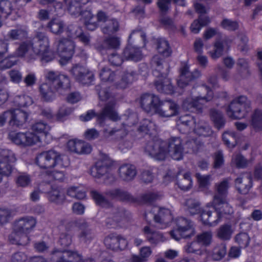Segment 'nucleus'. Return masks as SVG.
I'll return each instance as SVG.
<instances>
[{
  "label": "nucleus",
  "mask_w": 262,
  "mask_h": 262,
  "mask_svg": "<svg viewBox=\"0 0 262 262\" xmlns=\"http://www.w3.org/2000/svg\"><path fill=\"white\" fill-rule=\"evenodd\" d=\"M15 55L25 57L28 61L38 56L42 62H50L54 58L50 49L49 39L41 32H38L32 40L21 42L15 50Z\"/></svg>",
  "instance_id": "obj_1"
},
{
  "label": "nucleus",
  "mask_w": 262,
  "mask_h": 262,
  "mask_svg": "<svg viewBox=\"0 0 262 262\" xmlns=\"http://www.w3.org/2000/svg\"><path fill=\"white\" fill-rule=\"evenodd\" d=\"M145 150L158 160H164L169 156L173 160L179 161L183 158L184 153L182 140L178 137H172L167 142L155 138L148 142Z\"/></svg>",
  "instance_id": "obj_2"
},
{
  "label": "nucleus",
  "mask_w": 262,
  "mask_h": 262,
  "mask_svg": "<svg viewBox=\"0 0 262 262\" xmlns=\"http://www.w3.org/2000/svg\"><path fill=\"white\" fill-rule=\"evenodd\" d=\"M35 163L41 169L46 170L49 177L59 181L65 178L64 169L69 165L67 157L61 153L50 149L38 154Z\"/></svg>",
  "instance_id": "obj_3"
},
{
  "label": "nucleus",
  "mask_w": 262,
  "mask_h": 262,
  "mask_svg": "<svg viewBox=\"0 0 262 262\" xmlns=\"http://www.w3.org/2000/svg\"><path fill=\"white\" fill-rule=\"evenodd\" d=\"M141 107L146 112L157 114L162 118H169L177 115L179 111L178 104L171 101H161L152 94H144L140 98Z\"/></svg>",
  "instance_id": "obj_4"
},
{
  "label": "nucleus",
  "mask_w": 262,
  "mask_h": 262,
  "mask_svg": "<svg viewBox=\"0 0 262 262\" xmlns=\"http://www.w3.org/2000/svg\"><path fill=\"white\" fill-rule=\"evenodd\" d=\"M46 78L48 81L41 84L39 91L42 98L47 101L55 98V90L58 91L60 88L66 89L70 85L69 77L57 72L49 71L46 73Z\"/></svg>",
  "instance_id": "obj_5"
},
{
  "label": "nucleus",
  "mask_w": 262,
  "mask_h": 262,
  "mask_svg": "<svg viewBox=\"0 0 262 262\" xmlns=\"http://www.w3.org/2000/svg\"><path fill=\"white\" fill-rule=\"evenodd\" d=\"M99 97L101 101H106L107 103L101 112L97 115V121L102 125L105 118L113 121H117L120 119L116 108V100L114 97L105 88L101 90L99 93Z\"/></svg>",
  "instance_id": "obj_6"
},
{
  "label": "nucleus",
  "mask_w": 262,
  "mask_h": 262,
  "mask_svg": "<svg viewBox=\"0 0 262 262\" xmlns=\"http://www.w3.org/2000/svg\"><path fill=\"white\" fill-rule=\"evenodd\" d=\"M199 95L194 98H188L183 104V107L191 112L200 111L202 106L205 103L209 101L213 98V92L207 85L203 84L198 88Z\"/></svg>",
  "instance_id": "obj_7"
},
{
  "label": "nucleus",
  "mask_w": 262,
  "mask_h": 262,
  "mask_svg": "<svg viewBox=\"0 0 262 262\" xmlns=\"http://www.w3.org/2000/svg\"><path fill=\"white\" fill-rule=\"evenodd\" d=\"M162 61L163 59L160 58L158 55H155L152 59V63L156 67L154 74L159 78L156 81L155 85L159 92L171 94L173 92V88L170 79L166 77L168 73L167 69L165 71H162Z\"/></svg>",
  "instance_id": "obj_8"
},
{
  "label": "nucleus",
  "mask_w": 262,
  "mask_h": 262,
  "mask_svg": "<svg viewBox=\"0 0 262 262\" xmlns=\"http://www.w3.org/2000/svg\"><path fill=\"white\" fill-rule=\"evenodd\" d=\"M195 124L194 132L200 136H208L212 134V132L209 125L205 122L201 121L196 124L194 118L188 115L180 117L177 122L179 129L183 133L190 130L191 126Z\"/></svg>",
  "instance_id": "obj_9"
},
{
  "label": "nucleus",
  "mask_w": 262,
  "mask_h": 262,
  "mask_svg": "<svg viewBox=\"0 0 262 262\" xmlns=\"http://www.w3.org/2000/svg\"><path fill=\"white\" fill-rule=\"evenodd\" d=\"M229 187V184L228 179H225L215 185L216 193L214 195L212 203L219 212H221L223 206L226 207V213L232 212V207L228 202L226 198Z\"/></svg>",
  "instance_id": "obj_10"
},
{
  "label": "nucleus",
  "mask_w": 262,
  "mask_h": 262,
  "mask_svg": "<svg viewBox=\"0 0 262 262\" xmlns=\"http://www.w3.org/2000/svg\"><path fill=\"white\" fill-rule=\"evenodd\" d=\"M250 108V102L246 97L241 96L234 100L227 107V116L234 119H240L244 118Z\"/></svg>",
  "instance_id": "obj_11"
},
{
  "label": "nucleus",
  "mask_w": 262,
  "mask_h": 262,
  "mask_svg": "<svg viewBox=\"0 0 262 262\" xmlns=\"http://www.w3.org/2000/svg\"><path fill=\"white\" fill-rule=\"evenodd\" d=\"M112 162L107 156L100 159L90 170L91 175L96 179L102 178L106 183H109L114 180V177L108 173L109 167Z\"/></svg>",
  "instance_id": "obj_12"
},
{
  "label": "nucleus",
  "mask_w": 262,
  "mask_h": 262,
  "mask_svg": "<svg viewBox=\"0 0 262 262\" xmlns=\"http://www.w3.org/2000/svg\"><path fill=\"white\" fill-rule=\"evenodd\" d=\"M8 138L15 144L24 147L39 143V138L34 135V133L30 130L25 132H10Z\"/></svg>",
  "instance_id": "obj_13"
},
{
  "label": "nucleus",
  "mask_w": 262,
  "mask_h": 262,
  "mask_svg": "<svg viewBox=\"0 0 262 262\" xmlns=\"http://www.w3.org/2000/svg\"><path fill=\"white\" fill-rule=\"evenodd\" d=\"M194 234L193 224L189 221L184 217H179L176 221V227L170 232L172 238L176 241L181 238L191 237Z\"/></svg>",
  "instance_id": "obj_14"
},
{
  "label": "nucleus",
  "mask_w": 262,
  "mask_h": 262,
  "mask_svg": "<svg viewBox=\"0 0 262 262\" xmlns=\"http://www.w3.org/2000/svg\"><path fill=\"white\" fill-rule=\"evenodd\" d=\"M51 259L55 262H95L92 259L83 261L81 255L76 251L57 248L52 252Z\"/></svg>",
  "instance_id": "obj_15"
},
{
  "label": "nucleus",
  "mask_w": 262,
  "mask_h": 262,
  "mask_svg": "<svg viewBox=\"0 0 262 262\" xmlns=\"http://www.w3.org/2000/svg\"><path fill=\"white\" fill-rule=\"evenodd\" d=\"M14 154L7 149H0V182L4 176H9L12 170L11 163L15 161Z\"/></svg>",
  "instance_id": "obj_16"
},
{
  "label": "nucleus",
  "mask_w": 262,
  "mask_h": 262,
  "mask_svg": "<svg viewBox=\"0 0 262 262\" xmlns=\"http://www.w3.org/2000/svg\"><path fill=\"white\" fill-rule=\"evenodd\" d=\"M57 46V52L60 56V63L64 64L73 55L74 44L72 40L63 38L58 42Z\"/></svg>",
  "instance_id": "obj_17"
},
{
  "label": "nucleus",
  "mask_w": 262,
  "mask_h": 262,
  "mask_svg": "<svg viewBox=\"0 0 262 262\" xmlns=\"http://www.w3.org/2000/svg\"><path fill=\"white\" fill-rule=\"evenodd\" d=\"M68 225L70 229L75 228L80 231L78 236L81 241L87 242L91 240L94 236L89 224L84 220L80 219L71 221Z\"/></svg>",
  "instance_id": "obj_18"
},
{
  "label": "nucleus",
  "mask_w": 262,
  "mask_h": 262,
  "mask_svg": "<svg viewBox=\"0 0 262 262\" xmlns=\"http://www.w3.org/2000/svg\"><path fill=\"white\" fill-rule=\"evenodd\" d=\"M70 72L76 81L83 85L90 84L94 80V74L82 66H74Z\"/></svg>",
  "instance_id": "obj_19"
},
{
  "label": "nucleus",
  "mask_w": 262,
  "mask_h": 262,
  "mask_svg": "<svg viewBox=\"0 0 262 262\" xmlns=\"http://www.w3.org/2000/svg\"><path fill=\"white\" fill-rule=\"evenodd\" d=\"M10 113L8 123L12 127H20L27 122L28 114L20 108H11L9 110Z\"/></svg>",
  "instance_id": "obj_20"
},
{
  "label": "nucleus",
  "mask_w": 262,
  "mask_h": 262,
  "mask_svg": "<svg viewBox=\"0 0 262 262\" xmlns=\"http://www.w3.org/2000/svg\"><path fill=\"white\" fill-rule=\"evenodd\" d=\"M105 246L113 250H122L127 246L126 239L120 235L111 234L107 236L104 241Z\"/></svg>",
  "instance_id": "obj_21"
},
{
  "label": "nucleus",
  "mask_w": 262,
  "mask_h": 262,
  "mask_svg": "<svg viewBox=\"0 0 262 262\" xmlns=\"http://www.w3.org/2000/svg\"><path fill=\"white\" fill-rule=\"evenodd\" d=\"M201 73L198 70L190 72L188 65H182L180 70V76L177 81L178 85L179 87L183 88L188 84L189 81L199 77Z\"/></svg>",
  "instance_id": "obj_22"
},
{
  "label": "nucleus",
  "mask_w": 262,
  "mask_h": 262,
  "mask_svg": "<svg viewBox=\"0 0 262 262\" xmlns=\"http://www.w3.org/2000/svg\"><path fill=\"white\" fill-rule=\"evenodd\" d=\"M67 148L71 152L79 155L90 154L92 150L89 143L78 139L69 140L67 143Z\"/></svg>",
  "instance_id": "obj_23"
},
{
  "label": "nucleus",
  "mask_w": 262,
  "mask_h": 262,
  "mask_svg": "<svg viewBox=\"0 0 262 262\" xmlns=\"http://www.w3.org/2000/svg\"><path fill=\"white\" fill-rule=\"evenodd\" d=\"M36 224V220L33 217L27 216L16 221L14 226L16 231H19L28 235L33 230Z\"/></svg>",
  "instance_id": "obj_24"
},
{
  "label": "nucleus",
  "mask_w": 262,
  "mask_h": 262,
  "mask_svg": "<svg viewBox=\"0 0 262 262\" xmlns=\"http://www.w3.org/2000/svg\"><path fill=\"white\" fill-rule=\"evenodd\" d=\"M155 221L159 224V227L164 229L168 227L172 220L171 211L166 208H160L157 214L154 216Z\"/></svg>",
  "instance_id": "obj_25"
},
{
  "label": "nucleus",
  "mask_w": 262,
  "mask_h": 262,
  "mask_svg": "<svg viewBox=\"0 0 262 262\" xmlns=\"http://www.w3.org/2000/svg\"><path fill=\"white\" fill-rule=\"evenodd\" d=\"M237 191L242 194L247 193L252 187L251 175L248 173L241 174L235 181Z\"/></svg>",
  "instance_id": "obj_26"
},
{
  "label": "nucleus",
  "mask_w": 262,
  "mask_h": 262,
  "mask_svg": "<svg viewBox=\"0 0 262 262\" xmlns=\"http://www.w3.org/2000/svg\"><path fill=\"white\" fill-rule=\"evenodd\" d=\"M50 127L49 125L42 121L35 122L31 126V132L34 133V135L39 138V143L43 141L47 142L43 138L50 136L49 131Z\"/></svg>",
  "instance_id": "obj_27"
},
{
  "label": "nucleus",
  "mask_w": 262,
  "mask_h": 262,
  "mask_svg": "<svg viewBox=\"0 0 262 262\" xmlns=\"http://www.w3.org/2000/svg\"><path fill=\"white\" fill-rule=\"evenodd\" d=\"M212 206V203L208 204L202 210L200 215V220L205 225L209 226H215L219 222V219L216 215V213L212 215V211L210 210V207Z\"/></svg>",
  "instance_id": "obj_28"
},
{
  "label": "nucleus",
  "mask_w": 262,
  "mask_h": 262,
  "mask_svg": "<svg viewBox=\"0 0 262 262\" xmlns=\"http://www.w3.org/2000/svg\"><path fill=\"white\" fill-rule=\"evenodd\" d=\"M128 222V219L124 211L115 210L111 217L108 219L107 223L115 227H124Z\"/></svg>",
  "instance_id": "obj_29"
},
{
  "label": "nucleus",
  "mask_w": 262,
  "mask_h": 262,
  "mask_svg": "<svg viewBox=\"0 0 262 262\" xmlns=\"http://www.w3.org/2000/svg\"><path fill=\"white\" fill-rule=\"evenodd\" d=\"M144 235L147 239L151 243L156 244L164 241L163 236L159 232L155 231L151 226L146 225L143 228Z\"/></svg>",
  "instance_id": "obj_30"
},
{
  "label": "nucleus",
  "mask_w": 262,
  "mask_h": 262,
  "mask_svg": "<svg viewBox=\"0 0 262 262\" xmlns=\"http://www.w3.org/2000/svg\"><path fill=\"white\" fill-rule=\"evenodd\" d=\"M152 254V250L150 246H143L139 249V255H133L130 262H147Z\"/></svg>",
  "instance_id": "obj_31"
},
{
  "label": "nucleus",
  "mask_w": 262,
  "mask_h": 262,
  "mask_svg": "<svg viewBox=\"0 0 262 262\" xmlns=\"http://www.w3.org/2000/svg\"><path fill=\"white\" fill-rule=\"evenodd\" d=\"M9 241L13 244L25 246L29 243L30 238L28 235L24 234L19 231H16L13 226V230L9 236Z\"/></svg>",
  "instance_id": "obj_32"
},
{
  "label": "nucleus",
  "mask_w": 262,
  "mask_h": 262,
  "mask_svg": "<svg viewBox=\"0 0 262 262\" xmlns=\"http://www.w3.org/2000/svg\"><path fill=\"white\" fill-rule=\"evenodd\" d=\"M120 178L124 181H130L136 175V170L135 167L131 164H124L121 165L118 169Z\"/></svg>",
  "instance_id": "obj_33"
},
{
  "label": "nucleus",
  "mask_w": 262,
  "mask_h": 262,
  "mask_svg": "<svg viewBox=\"0 0 262 262\" xmlns=\"http://www.w3.org/2000/svg\"><path fill=\"white\" fill-rule=\"evenodd\" d=\"M123 56L126 60L135 61L140 60L142 58V55L140 50L129 45H128L124 50Z\"/></svg>",
  "instance_id": "obj_34"
},
{
  "label": "nucleus",
  "mask_w": 262,
  "mask_h": 262,
  "mask_svg": "<svg viewBox=\"0 0 262 262\" xmlns=\"http://www.w3.org/2000/svg\"><path fill=\"white\" fill-rule=\"evenodd\" d=\"M48 197L50 202L58 205L62 204L66 199L63 191L59 187L52 188L49 192Z\"/></svg>",
  "instance_id": "obj_35"
},
{
  "label": "nucleus",
  "mask_w": 262,
  "mask_h": 262,
  "mask_svg": "<svg viewBox=\"0 0 262 262\" xmlns=\"http://www.w3.org/2000/svg\"><path fill=\"white\" fill-rule=\"evenodd\" d=\"M89 0H64L66 4L69 5L68 10L73 15H79L81 10V4L84 5Z\"/></svg>",
  "instance_id": "obj_36"
},
{
  "label": "nucleus",
  "mask_w": 262,
  "mask_h": 262,
  "mask_svg": "<svg viewBox=\"0 0 262 262\" xmlns=\"http://www.w3.org/2000/svg\"><path fill=\"white\" fill-rule=\"evenodd\" d=\"M234 230V228L231 225L224 224L218 229L217 236L222 240H229L231 238Z\"/></svg>",
  "instance_id": "obj_37"
},
{
  "label": "nucleus",
  "mask_w": 262,
  "mask_h": 262,
  "mask_svg": "<svg viewBox=\"0 0 262 262\" xmlns=\"http://www.w3.org/2000/svg\"><path fill=\"white\" fill-rule=\"evenodd\" d=\"M184 249L187 253H195L200 255H204L205 258L207 255L206 249H202V246L197 241L187 244L185 246Z\"/></svg>",
  "instance_id": "obj_38"
},
{
  "label": "nucleus",
  "mask_w": 262,
  "mask_h": 262,
  "mask_svg": "<svg viewBox=\"0 0 262 262\" xmlns=\"http://www.w3.org/2000/svg\"><path fill=\"white\" fill-rule=\"evenodd\" d=\"M135 78V73L132 71H127L124 72L121 75V77L116 82V86L121 89L125 88L127 84L134 81Z\"/></svg>",
  "instance_id": "obj_39"
},
{
  "label": "nucleus",
  "mask_w": 262,
  "mask_h": 262,
  "mask_svg": "<svg viewBox=\"0 0 262 262\" xmlns=\"http://www.w3.org/2000/svg\"><path fill=\"white\" fill-rule=\"evenodd\" d=\"M158 126L151 119H144L140 123L139 130L145 134H152L156 132Z\"/></svg>",
  "instance_id": "obj_40"
},
{
  "label": "nucleus",
  "mask_w": 262,
  "mask_h": 262,
  "mask_svg": "<svg viewBox=\"0 0 262 262\" xmlns=\"http://www.w3.org/2000/svg\"><path fill=\"white\" fill-rule=\"evenodd\" d=\"M157 50L163 57H169L171 54V50L167 40L163 38L157 40Z\"/></svg>",
  "instance_id": "obj_41"
},
{
  "label": "nucleus",
  "mask_w": 262,
  "mask_h": 262,
  "mask_svg": "<svg viewBox=\"0 0 262 262\" xmlns=\"http://www.w3.org/2000/svg\"><path fill=\"white\" fill-rule=\"evenodd\" d=\"M81 17L84 23L88 30H94L98 26V23L95 21L96 18L93 16L90 11H85L81 14Z\"/></svg>",
  "instance_id": "obj_42"
},
{
  "label": "nucleus",
  "mask_w": 262,
  "mask_h": 262,
  "mask_svg": "<svg viewBox=\"0 0 262 262\" xmlns=\"http://www.w3.org/2000/svg\"><path fill=\"white\" fill-rule=\"evenodd\" d=\"M73 108L66 105L60 106L55 115V120L63 122L67 120L68 117L73 113Z\"/></svg>",
  "instance_id": "obj_43"
},
{
  "label": "nucleus",
  "mask_w": 262,
  "mask_h": 262,
  "mask_svg": "<svg viewBox=\"0 0 262 262\" xmlns=\"http://www.w3.org/2000/svg\"><path fill=\"white\" fill-rule=\"evenodd\" d=\"M14 103L16 106L24 107L31 105L33 103V100L30 96L23 94L15 97Z\"/></svg>",
  "instance_id": "obj_44"
},
{
  "label": "nucleus",
  "mask_w": 262,
  "mask_h": 262,
  "mask_svg": "<svg viewBox=\"0 0 262 262\" xmlns=\"http://www.w3.org/2000/svg\"><path fill=\"white\" fill-rule=\"evenodd\" d=\"M15 54V51L0 61V70L9 69L17 64V60L15 58L18 57Z\"/></svg>",
  "instance_id": "obj_45"
},
{
  "label": "nucleus",
  "mask_w": 262,
  "mask_h": 262,
  "mask_svg": "<svg viewBox=\"0 0 262 262\" xmlns=\"http://www.w3.org/2000/svg\"><path fill=\"white\" fill-rule=\"evenodd\" d=\"M64 27L63 21L59 18L53 19L48 26L50 31L56 34L61 33L63 30Z\"/></svg>",
  "instance_id": "obj_46"
},
{
  "label": "nucleus",
  "mask_w": 262,
  "mask_h": 262,
  "mask_svg": "<svg viewBox=\"0 0 262 262\" xmlns=\"http://www.w3.org/2000/svg\"><path fill=\"white\" fill-rule=\"evenodd\" d=\"M234 240L241 248H246L249 245L251 238L247 233L242 232L235 236Z\"/></svg>",
  "instance_id": "obj_47"
},
{
  "label": "nucleus",
  "mask_w": 262,
  "mask_h": 262,
  "mask_svg": "<svg viewBox=\"0 0 262 262\" xmlns=\"http://www.w3.org/2000/svg\"><path fill=\"white\" fill-rule=\"evenodd\" d=\"M127 130L122 128L121 129L113 128L111 129L105 128L103 130V136L105 138H109L116 135L118 138H122L127 134Z\"/></svg>",
  "instance_id": "obj_48"
},
{
  "label": "nucleus",
  "mask_w": 262,
  "mask_h": 262,
  "mask_svg": "<svg viewBox=\"0 0 262 262\" xmlns=\"http://www.w3.org/2000/svg\"><path fill=\"white\" fill-rule=\"evenodd\" d=\"M178 185L181 189L184 190H187L191 187L192 180L189 172L184 174L183 178L179 181Z\"/></svg>",
  "instance_id": "obj_49"
},
{
  "label": "nucleus",
  "mask_w": 262,
  "mask_h": 262,
  "mask_svg": "<svg viewBox=\"0 0 262 262\" xmlns=\"http://www.w3.org/2000/svg\"><path fill=\"white\" fill-rule=\"evenodd\" d=\"M251 124L255 129L262 128V111L257 110L253 114L251 117Z\"/></svg>",
  "instance_id": "obj_50"
},
{
  "label": "nucleus",
  "mask_w": 262,
  "mask_h": 262,
  "mask_svg": "<svg viewBox=\"0 0 262 262\" xmlns=\"http://www.w3.org/2000/svg\"><path fill=\"white\" fill-rule=\"evenodd\" d=\"M223 140L225 143L229 148H233L236 143V138L235 133L233 132H226L223 135Z\"/></svg>",
  "instance_id": "obj_51"
},
{
  "label": "nucleus",
  "mask_w": 262,
  "mask_h": 262,
  "mask_svg": "<svg viewBox=\"0 0 262 262\" xmlns=\"http://www.w3.org/2000/svg\"><path fill=\"white\" fill-rule=\"evenodd\" d=\"M212 234L210 231H206L198 234L196 237V241L201 245L208 246L212 241Z\"/></svg>",
  "instance_id": "obj_52"
},
{
  "label": "nucleus",
  "mask_w": 262,
  "mask_h": 262,
  "mask_svg": "<svg viewBox=\"0 0 262 262\" xmlns=\"http://www.w3.org/2000/svg\"><path fill=\"white\" fill-rule=\"evenodd\" d=\"M223 52V46L219 41H216L214 44L213 49L208 52L209 55L213 59H217L220 57Z\"/></svg>",
  "instance_id": "obj_53"
},
{
  "label": "nucleus",
  "mask_w": 262,
  "mask_h": 262,
  "mask_svg": "<svg viewBox=\"0 0 262 262\" xmlns=\"http://www.w3.org/2000/svg\"><path fill=\"white\" fill-rule=\"evenodd\" d=\"M186 206L188 211L191 215L195 214L200 212L199 202L194 199H189L186 202Z\"/></svg>",
  "instance_id": "obj_54"
},
{
  "label": "nucleus",
  "mask_w": 262,
  "mask_h": 262,
  "mask_svg": "<svg viewBox=\"0 0 262 262\" xmlns=\"http://www.w3.org/2000/svg\"><path fill=\"white\" fill-rule=\"evenodd\" d=\"M231 164L238 168H244L248 165V161L240 154L234 155L231 160Z\"/></svg>",
  "instance_id": "obj_55"
},
{
  "label": "nucleus",
  "mask_w": 262,
  "mask_h": 262,
  "mask_svg": "<svg viewBox=\"0 0 262 262\" xmlns=\"http://www.w3.org/2000/svg\"><path fill=\"white\" fill-rule=\"evenodd\" d=\"M227 248L225 244H221L214 248L212 253V258L215 260L222 259L226 254Z\"/></svg>",
  "instance_id": "obj_56"
},
{
  "label": "nucleus",
  "mask_w": 262,
  "mask_h": 262,
  "mask_svg": "<svg viewBox=\"0 0 262 262\" xmlns=\"http://www.w3.org/2000/svg\"><path fill=\"white\" fill-rule=\"evenodd\" d=\"M11 4L6 0L0 1V17L6 18L11 12Z\"/></svg>",
  "instance_id": "obj_57"
},
{
  "label": "nucleus",
  "mask_w": 262,
  "mask_h": 262,
  "mask_svg": "<svg viewBox=\"0 0 262 262\" xmlns=\"http://www.w3.org/2000/svg\"><path fill=\"white\" fill-rule=\"evenodd\" d=\"M119 25L115 19L107 20L106 26L102 28V31L105 34L113 33L118 30Z\"/></svg>",
  "instance_id": "obj_58"
},
{
  "label": "nucleus",
  "mask_w": 262,
  "mask_h": 262,
  "mask_svg": "<svg viewBox=\"0 0 262 262\" xmlns=\"http://www.w3.org/2000/svg\"><path fill=\"white\" fill-rule=\"evenodd\" d=\"M210 116L215 125L218 128H220L223 126L225 121L222 115L220 112L215 110H211L210 112Z\"/></svg>",
  "instance_id": "obj_59"
},
{
  "label": "nucleus",
  "mask_w": 262,
  "mask_h": 262,
  "mask_svg": "<svg viewBox=\"0 0 262 262\" xmlns=\"http://www.w3.org/2000/svg\"><path fill=\"white\" fill-rule=\"evenodd\" d=\"M8 37L12 40L25 38L27 36V32L22 29L11 30L8 33Z\"/></svg>",
  "instance_id": "obj_60"
},
{
  "label": "nucleus",
  "mask_w": 262,
  "mask_h": 262,
  "mask_svg": "<svg viewBox=\"0 0 262 262\" xmlns=\"http://www.w3.org/2000/svg\"><path fill=\"white\" fill-rule=\"evenodd\" d=\"M196 178L201 188L208 187L212 181V178L210 175H201L200 173H196Z\"/></svg>",
  "instance_id": "obj_61"
},
{
  "label": "nucleus",
  "mask_w": 262,
  "mask_h": 262,
  "mask_svg": "<svg viewBox=\"0 0 262 262\" xmlns=\"http://www.w3.org/2000/svg\"><path fill=\"white\" fill-rule=\"evenodd\" d=\"M67 194L77 199H83L85 196V192L79 187H70L67 190Z\"/></svg>",
  "instance_id": "obj_62"
},
{
  "label": "nucleus",
  "mask_w": 262,
  "mask_h": 262,
  "mask_svg": "<svg viewBox=\"0 0 262 262\" xmlns=\"http://www.w3.org/2000/svg\"><path fill=\"white\" fill-rule=\"evenodd\" d=\"M108 195L113 198H116L123 201L128 200L130 198L129 194L127 192L118 189L110 191L108 192Z\"/></svg>",
  "instance_id": "obj_63"
},
{
  "label": "nucleus",
  "mask_w": 262,
  "mask_h": 262,
  "mask_svg": "<svg viewBox=\"0 0 262 262\" xmlns=\"http://www.w3.org/2000/svg\"><path fill=\"white\" fill-rule=\"evenodd\" d=\"M31 179L30 176L26 173L19 174L16 180V185L18 187H27L31 184Z\"/></svg>",
  "instance_id": "obj_64"
}]
</instances>
